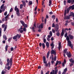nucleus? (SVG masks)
Instances as JSON below:
<instances>
[{
  "instance_id": "obj_1",
  "label": "nucleus",
  "mask_w": 74,
  "mask_h": 74,
  "mask_svg": "<svg viewBox=\"0 0 74 74\" xmlns=\"http://www.w3.org/2000/svg\"><path fill=\"white\" fill-rule=\"evenodd\" d=\"M13 59L12 58H10V59L8 58L7 59V63L6 65L8 66L7 67L8 70H9L12 67V64H13V62H12Z\"/></svg>"
},
{
  "instance_id": "obj_2",
  "label": "nucleus",
  "mask_w": 74,
  "mask_h": 74,
  "mask_svg": "<svg viewBox=\"0 0 74 74\" xmlns=\"http://www.w3.org/2000/svg\"><path fill=\"white\" fill-rule=\"evenodd\" d=\"M21 35H19V34H17L16 35L13 37V40H15V41H18L17 38H18V39H19V38H21Z\"/></svg>"
},
{
  "instance_id": "obj_3",
  "label": "nucleus",
  "mask_w": 74,
  "mask_h": 74,
  "mask_svg": "<svg viewBox=\"0 0 74 74\" xmlns=\"http://www.w3.org/2000/svg\"><path fill=\"white\" fill-rule=\"evenodd\" d=\"M67 41H69L70 40H73L74 39V36L71 34H69L68 36L66 38Z\"/></svg>"
},
{
  "instance_id": "obj_4",
  "label": "nucleus",
  "mask_w": 74,
  "mask_h": 74,
  "mask_svg": "<svg viewBox=\"0 0 74 74\" xmlns=\"http://www.w3.org/2000/svg\"><path fill=\"white\" fill-rule=\"evenodd\" d=\"M72 9V10H74V5H73L72 6H70L66 10L67 12L66 14H68L70 10Z\"/></svg>"
},
{
  "instance_id": "obj_5",
  "label": "nucleus",
  "mask_w": 74,
  "mask_h": 74,
  "mask_svg": "<svg viewBox=\"0 0 74 74\" xmlns=\"http://www.w3.org/2000/svg\"><path fill=\"white\" fill-rule=\"evenodd\" d=\"M68 41V43L67 44L68 46H69L71 47L72 49H73V45L71 44V42L70 40H67Z\"/></svg>"
},
{
  "instance_id": "obj_6",
  "label": "nucleus",
  "mask_w": 74,
  "mask_h": 74,
  "mask_svg": "<svg viewBox=\"0 0 74 74\" xmlns=\"http://www.w3.org/2000/svg\"><path fill=\"white\" fill-rule=\"evenodd\" d=\"M20 23L21 24H22V25L24 27H27V24H25V23H24V21L21 20L20 21Z\"/></svg>"
},
{
  "instance_id": "obj_7",
  "label": "nucleus",
  "mask_w": 74,
  "mask_h": 74,
  "mask_svg": "<svg viewBox=\"0 0 74 74\" xmlns=\"http://www.w3.org/2000/svg\"><path fill=\"white\" fill-rule=\"evenodd\" d=\"M42 45L43 49H45V44H44V43H43L42 44L41 43H39V46L40 47H41Z\"/></svg>"
},
{
  "instance_id": "obj_8",
  "label": "nucleus",
  "mask_w": 74,
  "mask_h": 74,
  "mask_svg": "<svg viewBox=\"0 0 74 74\" xmlns=\"http://www.w3.org/2000/svg\"><path fill=\"white\" fill-rule=\"evenodd\" d=\"M54 29L56 32L58 31V30H59V25L58 24L56 25Z\"/></svg>"
},
{
  "instance_id": "obj_9",
  "label": "nucleus",
  "mask_w": 74,
  "mask_h": 74,
  "mask_svg": "<svg viewBox=\"0 0 74 74\" xmlns=\"http://www.w3.org/2000/svg\"><path fill=\"white\" fill-rule=\"evenodd\" d=\"M35 28H36V23H34V26H32V30L34 32H36V31L34 29H35Z\"/></svg>"
},
{
  "instance_id": "obj_10",
  "label": "nucleus",
  "mask_w": 74,
  "mask_h": 74,
  "mask_svg": "<svg viewBox=\"0 0 74 74\" xmlns=\"http://www.w3.org/2000/svg\"><path fill=\"white\" fill-rule=\"evenodd\" d=\"M51 55L54 54V56L56 55V51L53 50V49H52L51 51Z\"/></svg>"
},
{
  "instance_id": "obj_11",
  "label": "nucleus",
  "mask_w": 74,
  "mask_h": 74,
  "mask_svg": "<svg viewBox=\"0 0 74 74\" xmlns=\"http://www.w3.org/2000/svg\"><path fill=\"white\" fill-rule=\"evenodd\" d=\"M66 55H67V56H68V58H70V57L72 56L71 53H70V51L69 52H67Z\"/></svg>"
},
{
  "instance_id": "obj_12",
  "label": "nucleus",
  "mask_w": 74,
  "mask_h": 74,
  "mask_svg": "<svg viewBox=\"0 0 74 74\" xmlns=\"http://www.w3.org/2000/svg\"><path fill=\"white\" fill-rule=\"evenodd\" d=\"M70 16L69 15V16H65L64 17V19H70Z\"/></svg>"
},
{
  "instance_id": "obj_13",
  "label": "nucleus",
  "mask_w": 74,
  "mask_h": 74,
  "mask_svg": "<svg viewBox=\"0 0 74 74\" xmlns=\"http://www.w3.org/2000/svg\"><path fill=\"white\" fill-rule=\"evenodd\" d=\"M43 61L44 63L45 64H46L47 63V62L46 61V58H45V56H44L43 57Z\"/></svg>"
},
{
  "instance_id": "obj_14",
  "label": "nucleus",
  "mask_w": 74,
  "mask_h": 74,
  "mask_svg": "<svg viewBox=\"0 0 74 74\" xmlns=\"http://www.w3.org/2000/svg\"><path fill=\"white\" fill-rule=\"evenodd\" d=\"M64 30L63 29L62 30V32L61 33V37H63L64 35Z\"/></svg>"
},
{
  "instance_id": "obj_15",
  "label": "nucleus",
  "mask_w": 74,
  "mask_h": 74,
  "mask_svg": "<svg viewBox=\"0 0 74 74\" xmlns=\"http://www.w3.org/2000/svg\"><path fill=\"white\" fill-rule=\"evenodd\" d=\"M50 46L51 47H51V49H53V48H54V44H53V42H52L50 44Z\"/></svg>"
},
{
  "instance_id": "obj_16",
  "label": "nucleus",
  "mask_w": 74,
  "mask_h": 74,
  "mask_svg": "<svg viewBox=\"0 0 74 74\" xmlns=\"http://www.w3.org/2000/svg\"><path fill=\"white\" fill-rule=\"evenodd\" d=\"M39 29H42L43 28V23H41L40 25H39L38 27Z\"/></svg>"
},
{
  "instance_id": "obj_17",
  "label": "nucleus",
  "mask_w": 74,
  "mask_h": 74,
  "mask_svg": "<svg viewBox=\"0 0 74 74\" xmlns=\"http://www.w3.org/2000/svg\"><path fill=\"white\" fill-rule=\"evenodd\" d=\"M9 16V14H8L5 17V21H8V17Z\"/></svg>"
},
{
  "instance_id": "obj_18",
  "label": "nucleus",
  "mask_w": 74,
  "mask_h": 74,
  "mask_svg": "<svg viewBox=\"0 0 74 74\" xmlns=\"http://www.w3.org/2000/svg\"><path fill=\"white\" fill-rule=\"evenodd\" d=\"M46 45L48 48H49V44L48 42H46Z\"/></svg>"
},
{
  "instance_id": "obj_19",
  "label": "nucleus",
  "mask_w": 74,
  "mask_h": 74,
  "mask_svg": "<svg viewBox=\"0 0 74 74\" xmlns=\"http://www.w3.org/2000/svg\"><path fill=\"white\" fill-rule=\"evenodd\" d=\"M51 60L52 61L54 60V61H56V56H54V58L53 57H51Z\"/></svg>"
},
{
  "instance_id": "obj_20",
  "label": "nucleus",
  "mask_w": 74,
  "mask_h": 74,
  "mask_svg": "<svg viewBox=\"0 0 74 74\" xmlns=\"http://www.w3.org/2000/svg\"><path fill=\"white\" fill-rule=\"evenodd\" d=\"M6 72H7V71H6V70H5V71H4V70H3L2 71L1 74H6Z\"/></svg>"
},
{
  "instance_id": "obj_21",
  "label": "nucleus",
  "mask_w": 74,
  "mask_h": 74,
  "mask_svg": "<svg viewBox=\"0 0 74 74\" xmlns=\"http://www.w3.org/2000/svg\"><path fill=\"white\" fill-rule=\"evenodd\" d=\"M60 48H61V42H60L59 43V47H58V50L60 51Z\"/></svg>"
},
{
  "instance_id": "obj_22",
  "label": "nucleus",
  "mask_w": 74,
  "mask_h": 74,
  "mask_svg": "<svg viewBox=\"0 0 74 74\" xmlns=\"http://www.w3.org/2000/svg\"><path fill=\"white\" fill-rule=\"evenodd\" d=\"M21 2L23 4V6L25 7V6H26V2H25L24 1H22Z\"/></svg>"
},
{
  "instance_id": "obj_23",
  "label": "nucleus",
  "mask_w": 74,
  "mask_h": 74,
  "mask_svg": "<svg viewBox=\"0 0 74 74\" xmlns=\"http://www.w3.org/2000/svg\"><path fill=\"white\" fill-rule=\"evenodd\" d=\"M70 16H73L74 17V13L73 12H71L70 15H69Z\"/></svg>"
},
{
  "instance_id": "obj_24",
  "label": "nucleus",
  "mask_w": 74,
  "mask_h": 74,
  "mask_svg": "<svg viewBox=\"0 0 74 74\" xmlns=\"http://www.w3.org/2000/svg\"><path fill=\"white\" fill-rule=\"evenodd\" d=\"M50 53V51H48L47 54V59H48L49 57V53Z\"/></svg>"
},
{
  "instance_id": "obj_25",
  "label": "nucleus",
  "mask_w": 74,
  "mask_h": 74,
  "mask_svg": "<svg viewBox=\"0 0 74 74\" xmlns=\"http://www.w3.org/2000/svg\"><path fill=\"white\" fill-rule=\"evenodd\" d=\"M49 6H51L52 4V1L51 0H49Z\"/></svg>"
},
{
  "instance_id": "obj_26",
  "label": "nucleus",
  "mask_w": 74,
  "mask_h": 74,
  "mask_svg": "<svg viewBox=\"0 0 74 74\" xmlns=\"http://www.w3.org/2000/svg\"><path fill=\"white\" fill-rule=\"evenodd\" d=\"M5 8H7V6H3V8L2 9V11L3 12H4L5 10Z\"/></svg>"
},
{
  "instance_id": "obj_27",
  "label": "nucleus",
  "mask_w": 74,
  "mask_h": 74,
  "mask_svg": "<svg viewBox=\"0 0 74 74\" xmlns=\"http://www.w3.org/2000/svg\"><path fill=\"white\" fill-rule=\"evenodd\" d=\"M3 38H4L5 40H7V38L6 37L5 35H3Z\"/></svg>"
},
{
  "instance_id": "obj_28",
  "label": "nucleus",
  "mask_w": 74,
  "mask_h": 74,
  "mask_svg": "<svg viewBox=\"0 0 74 74\" xmlns=\"http://www.w3.org/2000/svg\"><path fill=\"white\" fill-rule=\"evenodd\" d=\"M67 70V68H66L65 69H64V72L63 73V74H65V73L66 72Z\"/></svg>"
},
{
  "instance_id": "obj_29",
  "label": "nucleus",
  "mask_w": 74,
  "mask_h": 74,
  "mask_svg": "<svg viewBox=\"0 0 74 74\" xmlns=\"http://www.w3.org/2000/svg\"><path fill=\"white\" fill-rule=\"evenodd\" d=\"M66 23L65 24V26H67V25H68V23H69V22L68 20H67L66 21H65Z\"/></svg>"
},
{
  "instance_id": "obj_30",
  "label": "nucleus",
  "mask_w": 74,
  "mask_h": 74,
  "mask_svg": "<svg viewBox=\"0 0 74 74\" xmlns=\"http://www.w3.org/2000/svg\"><path fill=\"white\" fill-rule=\"evenodd\" d=\"M32 4H33V2H32V1H30L29 2V3H28L29 5H32Z\"/></svg>"
},
{
  "instance_id": "obj_31",
  "label": "nucleus",
  "mask_w": 74,
  "mask_h": 74,
  "mask_svg": "<svg viewBox=\"0 0 74 74\" xmlns=\"http://www.w3.org/2000/svg\"><path fill=\"white\" fill-rule=\"evenodd\" d=\"M56 34L57 36H59V35H60V33H59V30L58 31V32L56 33Z\"/></svg>"
},
{
  "instance_id": "obj_32",
  "label": "nucleus",
  "mask_w": 74,
  "mask_h": 74,
  "mask_svg": "<svg viewBox=\"0 0 74 74\" xmlns=\"http://www.w3.org/2000/svg\"><path fill=\"white\" fill-rule=\"evenodd\" d=\"M66 11L67 12V10H66V9L64 11V17L65 16H66V13H67V12H66Z\"/></svg>"
},
{
  "instance_id": "obj_33",
  "label": "nucleus",
  "mask_w": 74,
  "mask_h": 74,
  "mask_svg": "<svg viewBox=\"0 0 74 74\" xmlns=\"http://www.w3.org/2000/svg\"><path fill=\"white\" fill-rule=\"evenodd\" d=\"M4 4H3L1 6V8H0V9H1V10H2V9H3V8H4Z\"/></svg>"
},
{
  "instance_id": "obj_34",
  "label": "nucleus",
  "mask_w": 74,
  "mask_h": 74,
  "mask_svg": "<svg viewBox=\"0 0 74 74\" xmlns=\"http://www.w3.org/2000/svg\"><path fill=\"white\" fill-rule=\"evenodd\" d=\"M51 17L52 18H53L54 20H55V18H56V16H55L54 15H53L51 16Z\"/></svg>"
},
{
  "instance_id": "obj_35",
  "label": "nucleus",
  "mask_w": 74,
  "mask_h": 74,
  "mask_svg": "<svg viewBox=\"0 0 74 74\" xmlns=\"http://www.w3.org/2000/svg\"><path fill=\"white\" fill-rule=\"evenodd\" d=\"M8 45H6L5 46V51H7V49L8 48Z\"/></svg>"
},
{
  "instance_id": "obj_36",
  "label": "nucleus",
  "mask_w": 74,
  "mask_h": 74,
  "mask_svg": "<svg viewBox=\"0 0 74 74\" xmlns=\"http://www.w3.org/2000/svg\"><path fill=\"white\" fill-rule=\"evenodd\" d=\"M67 49H65L64 50V53L66 54L67 52Z\"/></svg>"
},
{
  "instance_id": "obj_37",
  "label": "nucleus",
  "mask_w": 74,
  "mask_h": 74,
  "mask_svg": "<svg viewBox=\"0 0 74 74\" xmlns=\"http://www.w3.org/2000/svg\"><path fill=\"white\" fill-rule=\"evenodd\" d=\"M11 40H12V37H11V38H9L8 41V42H10V41H11Z\"/></svg>"
},
{
  "instance_id": "obj_38",
  "label": "nucleus",
  "mask_w": 74,
  "mask_h": 74,
  "mask_svg": "<svg viewBox=\"0 0 74 74\" xmlns=\"http://www.w3.org/2000/svg\"><path fill=\"white\" fill-rule=\"evenodd\" d=\"M67 34H68L67 33H66L64 34V37L67 38V36H67Z\"/></svg>"
},
{
  "instance_id": "obj_39",
  "label": "nucleus",
  "mask_w": 74,
  "mask_h": 74,
  "mask_svg": "<svg viewBox=\"0 0 74 74\" xmlns=\"http://www.w3.org/2000/svg\"><path fill=\"white\" fill-rule=\"evenodd\" d=\"M16 14L18 16H20V13H19V12L18 13H16Z\"/></svg>"
},
{
  "instance_id": "obj_40",
  "label": "nucleus",
  "mask_w": 74,
  "mask_h": 74,
  "mask_svg": "<svg viewBox=\"0 0 74 74\" xmlns=\"http://www.w3.org/2000/svg\"><path fill=\"white\" fill-rule=\"evenodd\" d=\"M5 21V18H2V22H4Z\"/></svg>"
},
{
  "instance_id": "obj_41",
  "label": "nucleus",
  "mask_w": 74,
  "mask_h": 74,
  "mask_svg": "<svg viewBox=\"0 0 74 74\" xmlns=\"http://www.w3.org/2000/svg\"><path fill=\"white\" fill-rule=\"evenodd\" d=\"M7 29V26H6L4 27V31L5 32V30H6V29Z\"/></svg>"
},
{
  "instance_id": "obj_42",
  "label": "nucleus",
  "mask_w": 74,
  "mask_h": 74,
  "mask_svg": "<svg viewBox=\"0 0 74 74\" xmlns=\"http://www.w3.org/2000/svg\"><path fill=\"white\" fill-rule=\"evenodd\" d=\"M18 9V8H17V6H16L14 8L15 11H16V10Z\"/></svg>"
},
{
  "instance_id": "obj_43",
  "label": "nucleus",
  "mask_w": 74,
  "mask_h": 74,
  "mask_svg": "<svg viewBox=\"0 0 74 74\" xmlns=\"http://www.w3.org/2000/svg\"><path fill=\"white\" fill-rule=\"evenodd\" d=\"M20 9H22L23 8V5L22 4H21L20 5Z\"/></svg>"
},
{
  "instance_id": "obj_44",
  "label": "nucleus",
  "mask_w": 74,
  "mask_h": 74,
  "mask_svg": "<svg viewBox=\"0 0 74 74\" xmlns=\"http://www.w3.org/2000/svg\"><path fill=\"white\" fill-rule=\"evenodd\" d=\"M20 33H23V30L22 29L20 30Z\"/></svg>"
},
{
  "instance_id": "obj_45",
  "label": "nucleus",
  "mask_w": 74,
  "mask_h": 74,
  "mask_svg": "<svg viewBox=\"0 0 74 74\" xmlns=\"http://www.w3.org/2000/svg\"><path fill=\"white\" fill-rule=\"evenodd\" d=\"M14 48H13V47H12L10 48V50L11 51H14Z\"/></svg>"
},
{
  "instance_id": "obj_46",
  "label": "nucleus",
  "mask_w": 74,
  "mask_h": 74,
  "mask_svg": "<svg viewBox=\"0 0 74 74\" xmlns=\"http://www.w3.org/2000/svg\"><path fill=\"white\" fill-rule=\"evenodd\" d=\"M49 34H50L51 36H52V31H51L50 32Z\"/></svg>"
},
{
  "instance_id": "obj_47",
  "label": "nucleus",
  "mask_w": 74,
  "mask_h": 74,
  "mask_svg": "<svg viewBox=\"0 0 74 74\" xmlns=\"http://www.w3.org/2000/svg\"><path fill=\"white\" fill-rule=\"evenodd\" d=\"M55 23H53L52 24V27H55Z\"/></svg>"
},
{
  "instance_id": "obj_48",
  "label": "nucleus",
  "mask_w": 74,
  "mask_h": 74,
  "mask_svg": "<svg viewBox=\"0 0 74 74\" xmlns=\"http://www.w3.org/2000/svg\"><path fill=\"white\" fill-rule=\"evenodd\" d=\"M48 65H49V67H50V66H51V62H48Z\"/></svg>"
},
{
  "instance_id": "obj_49",
  "label": "nucleus",
  "mask_w": 74,
  "mask_h": 74,
  "mask_svg": "<svg viewBox=\"0 0 74 74\" xmlns=\"http://www.w3.org/2000/svg\"><path fill=\"white\" fill-rule=\"evenodd\" d=\"M23 31H24V32H26V28L24 27L23 28Z\"/></svg>"
},
{
  "instance_id": "obj_50",
  "label": "nucleus",
  "mask_w": 74,
  "mask_h": 74,
  "mask_svg": "<svg viewBox=\"0 0 74 74\" xmlns=\"http://www.w3.org/2000/svg\"><path fill=\"white\" fill-rule=\"evenodd\" d=\"M58 64V60H57L56 61V64L55 66H56Z\"/></svg>"
},
{
  "instance_id": "obj_51",
  "label": "nucleus",
  "mask_w": 74,
  "mask_h": 74,
  "mask_svg": "<svg viewBox=\"0 0 74 74\" xmlns=\"http://www.w3.org/2000/svg\"><path fill=\"white\" fill-rule=\"evenodd\" d=\"M7 12L6 11V12H5L4 13V15L5 16H6V15H7Z\"/></svg>"
},
{
  "instance_id": "obj_52",
  "label": "nucleus",
  "mask_w": 74,
  "mask_h": 74,
  "mask_svg": "<svg viewBox=\"0 0 74 74\" xmlns=\"http://www.w3.org/2000/svg\"><path fill=\"white\" fill-rule=\"evenodd\" d=\"M43 42L44 43H45V42H46V39L45 38L43 39Z\"/></svg>"
},
{
  "instance_id": "obj_53",
  "label": "nucleus",
  "mask_w": 74,
  "mask_h": 74,
  "mask_svg": "<svg viewBox=\"0 0 74 74\" xmlns=\"http://www.w3.org/2000/svg\"><path fill=\"white\" fill-rule=\"evenodd\" d=\"M64 5H66V1L65 0L64 1Z\"/></svg>"
},
{
  "instance_id": "obj_54",
  "label": "nucleus",
  "mask_w": 74,
  "mask_h": 74,
  "mask_svg": "<svg viewBox=\"0 0 74 74\" xmlns=\"http://www.w3.org/2000/svg\"><path fill=\"white\" fill-rule=\"evenodd\" d=\"M68 0L67 3H71V0Z\"/></svg>"
},
{
  "instance_id": "obj_55",
  "label": "nucleus",
  "mask_w": 74,
  "mask_h": 74,
  "mask_svg": "<svg viewBox=\"0 0 74 74\" xmlns=\"http://www.w3.org/2000/svg\"><path fill=\"white\" fill-rule=\"evenodd\" d=\"M52 32L53 33H55V31L53 29H52Z\"/></svg>"
},
{
  "instance_id": "obj_56",
  "label": "nucleus",
  "mask_w": 74,
  "mask_h": 74,
  "mask_svg": "<svg viewBox=\"0 0 74 74\" xmlns=\"http://www.w3.org/2000/svg\"><path fill=\"white\" fill-rule=\"evenodd\" d=\"M4 26H5V25L4 24H3L2 25V28H4Z\"/></svg>"
},
{
  "instance_id": "obj_57",
  "label": "nucleus",
  "mask_w": 74,
  "mask_h": 74,
  "mask_svg": "<svg viewBox=\"0 0 74 74\" xmlns=\"http://www.w3.org/2000/svg\"><path fill=\"white\" fill-rule=\"evenodd\" d=\"M73 60V58H71L69 60L70 62H71Z\"/></svg>"
},
{
  "instance_id": "obj_58",
  "label": "nucleus",
  "mask_w": 74,
  "mask_h": 74,
  "mask_svg": "<svg viewBox=\"0 0 74 74\" xmlns=\"http://www.w3.org/2000/svg\"><path fill=\"white\" fill-rule=\"evenodd\" d=\"M16 12H17V13L19 12V10L18 9L17 10H16Z\"/></svg>"
},
{
  "instance_id": "obj_59",
  "label": "nucleus",
  "mask_w": 74,
  "mask_h": 74,
  "mask_svg": "<svg viewBox=\"0 0 74 74\" xmlns=\"http://www.w3.org/2000/svg\"><path fill=\"white\" fill-rule=\"evenodd\" d=\"M49 14L50 15H52V14H53V12H50Z\"/></svg>"
},
{
  "instance_id": "obj_60",
  "label": "nucleus",
  "mask_w": 74,
  "mask_h": 74,
  "mask_svg": "<svg viewBox=\"0 0 74 74\" xmlns=\"http://www.w3.org/2000/svg\"><path fill=\"white\" fill-rule=\"evenodd\" d=\"M23 27V26H21L20 28V29L21 30H22V29H23V27Z\"/></svg>"
},
{
  "instance_id": "obj_61",
  "label": "nucleus",
  "mask_w": 74,
  "mask_h": 74,
  "mask_svg": "<svg viewBox=\"0 0 74 74\" xmlns=\"http://www.w3.org/2000/svg\"><path fill=\"white\" fill-rule=\"evenodd\" d=\"M13 10V9H12V8H11L10 11V12H12V10Z\"/></svg>"
},
{
  "instance_id": "obj_62",
  "label": "nucleus",
  "mask_w": 74,
  "mask_h": 74,
  "mask_svg": "<svg viewBox=\"0 0 74 74\" xmlns=\"http://www.w3.org/2000/svg\"><path fill=\"white\" fill-rule=\"evenodd\" d=\"M40 74H43V71L42 70L40 72Z\"/></svg>"
},
{
  "instance_id": "obj_63",
  "label": "nucleus",
  "mask_w": 74,
  "mask_h": 74,
  "mask_svg": "<svg viewBox=\"0 0 74 74\" xmlns=\"http://www.w3.org/2000/svg\"><path fill=\"white\" fill-rule=\"evenodd\" d=\"M51 35H49L47 36L48 37V38H51Z\"/></svg>"
},
{
  "instance_id": "obj_64",
  "label": "nucleus",
  "mask_w": 74,
  "mask_h": 74,
  "mask_svg": "<svg viewBox=\"0 0 74 74\" xmlns=\"http://www.w3.org/2000/svg\"><path fill=\"white\" fill-rule=\"evenodd\" d=\"M49 71H48L45 74H49Z\"/></svg>"
}]
</instances>
